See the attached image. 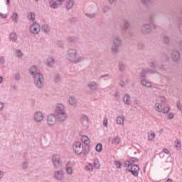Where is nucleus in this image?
Masks as SVG:
<instances>
[{"label":"nucleus","instance_id":"obj_50","mask_svg":"<svg viewBox=\"0 0 182 182\" xmlns=\"http://www.w3.org/2000/svg\"><path fill=\"white\" fill-rule=\"evenodd\" d=\"M94 168H100V164H99V161H95L94 162Z\"/></svg>","mask_w":182,"mask_h":182},{"label":"nucleus","instance_id":"obj_48","mask_svg":"<svg viewBox=\"0 0 182 182\" xmlns=\"http://www.w3.org/2000/svg\"><path fill=\"white\" fill-rule=\"evenodd\" d=\"M85 15L88 18H95V16H96V14L95 13H85Z\"/></svg>","mask_w":182,"mask_h":182},{"label":"nucleus","instance_id":"obj_6","mask_svg":"<svg viewBox=\"0 0 182 182\" xmlns=\"http://www.w3.org/2000/svg\"><path fill=\"white\" fill-rule=\"evenodd\" d=\"M56 120H58V117L54 114H50L47 117V124L48 126H55L56 124Z\"/></svg>","mask_w":182,"mask_h":182},{"label":"nucleus","instance_id":"obj_53","mask_svg":"<svg viewBox=\"0 0 182 182\" xmlns=\"http://www.w3.org/2000/svg\"><path fill=\"white\" fill-rule=\"evenodd\" d=\"M175 143H176L175 147H176V149H180V147H181V145L180 144V140L177 139Z\"/></svg>","mask_w":182,"mask_h":182},{"label":"nucleus","instance_id":"obj_36","mask_svg":"<svg viewBox=\"0 0 182 182\" xmlns=\"http://www.w3.org/2000/svg\"><path fill=\"white\" fill-rule=\"evenodd\" d=\"M118 66L119 72H124V70L126 69V67L122 63H119Z\"/></svg>","mask_w":182,"mask_h":182},{"label":"nucleus","instance_id":"obj_2","mask_svg":"<svg viewBox=\"0 0 182 182\" xmlns=\"http://www.w3.org/2000/svg\"><path fill=\"white\" fill-rule=\"evenodd\" d=\"M113 46L111 47V53L117 55L119 51V48L122 46V38L119 36H115L113 39Z\"/></svg>","mask_w":182,"mask_h":182},{"label":"nucleus","instance_id":"obj_37","mask_svg":"<svg viewBox=\"0 0 182 182\" xmlns=\"http://www.w3.org/2000/svg\"><path fill=\"white\" fill-rule=\"evenodd\" d=\"M28 161L22 162L21 167H22L23 170H27L28 169Z\"/></svg>","mask_w":182,"mask_h":182},{"label":"nucleus","instance_id":"obj_16","mask_svg":"<svg viewBox=\"0 0 182 182\" xmlns=\"http://www.w3.org/2000/svg\"><path fill=\"white\" fill-rule=\"evenodd\" d=\"M65 171L67 174H73V169H72V164L70 162H68L65 166Z\"/></svg>","mask_w":182,"mask_h":182},{"label":"nucleus","instance_id":"obj_39","mask_svg":"<svg viewBox=\"0 0 182 182\" xmlns=\"http://www.w3.org/2000/svg\"><path fill=\"white\" fill-rule=\"evenodd\" d=\"M53 80L55 83H58V82H60V75H59V74L58 73L55 74Z\"/></svg>","mask_w":182,"mask_h":182},{"label":"nucleus","instance_id":"obj_12","mask_svg":"<svg viewBox=\"0 0 182 182\" xmlns=\"http://www.w3.org/2000/svg\"><path fill=\"white\" fill-rule=\"evenodd\" d=\"M29 73L32 77H33L35 75H38V73H41L38 71V67L36 65H31L29 68Z\"/></svg>","mask_w":182,"mask_h":182},{"label":"nucleus","instance_id":"obj_19","mask_svg":"<svg viewBox=\"0 0 182 182\" xmlns=\"http://www.w3.org/2000/svg\"><path fill=\"white\" fill-rule=\"evenodd\" d=\"M85 60L86 58L85 56L77 57L73 63L77 65V63H82V62H85Z\"/></svg>","mask_w":182,"mask_h":182},{"label":"nucleus","instance_id":"obj_63","mask_svg":"<svg viewBox=\"0 0 182 182\" xmlns=\"http://www.w3.org/2000/svg\"><path fill=\"white\" fill-rule=\"evenodd\" d=\"M119 86H121V87H124L126 86V83H124V82H123L122 80H120L119 82Z\"/></svg>","mask_w":182,"mask_h":182},{"label":"nucleus","instance_id":"obj_42","mask_svg":"<svg viewBox=\"0 0 182 182\" xmlns=\"http://www.w3.org/2000/svg\"><path fill=\"white\" fill-rule=\"evenodd\" d=\"M68 42H76L77 41V38L75 36H70L68 38Z\"/></svg>","mask_w":182,"mask_h":182},{"label":"nucleus","instance_id":"obj_47","mask_svg":"<svg viewBox=\"0 0 182 182\" xmlns=\"http://www.w3.org/2000/svg\"><path fill=\"white\" fill-rule=\"evenodd\" d=\"M109 11H110V6H105L102 9V12H104V14H106V12H109Z\"/></svg>","mask_w":182,"mask_h":182},{"label":"nucleus","instance_id":"obj_14","mask_svg":"<svg viewBox=\"0 0 182 182\" xmlns=\"http://www.w3.org/2000/svg\"><path fill=\"white\" fill-rule=\"evenodd\" d=\"M124 103H125L127 105H132V99L130 98V95L129 94H125L123 98Z\"/></svg>","mask_w":182,"mask_h":182},{"label":"nucleus","instance_id":"obj_1","mask_svg":"<svg viewBox=\"0 0 182 182\" xmlns=\"http://www.w3.org/2000/svg\"><path fill=\"white\" fill-rule=\"evenodd\" d=\"M55 116L58 122H63L68 119V114L66 113V109L62 104L57 105L55 110Z\"/></svg>","mask_w":182,"mask_h":182},{"label":"nucleus","instance_id":"obj_30","mask_svg":"<svg viewBox=\"0 0 182 182\" xmlns=\"http://www.w3.org/2000/svg\"><path fill=\"white\" fill-rule=\"evenodd\" d=\"M49 4L50 8H52V9H56V8H58V3H56V1L51 0Z\"/></svg>","mask_w":182,"mask_h":182},{"label":"nucleus","instance_id":"obj_45","mask_svg":"<svg viewBox=\"0 0 182 182\" xmlns=\"http://www.w3.org/2000/svg\"><path fill=\"white\" fill-rule=\"evenodd\" d=\"M23 53H22V52L21 51V50H17L16 51V56L17 57V58H22V56H23Z\"/></svg>","mask_w":182,"mask_h":182},{"label":"nucleus","instance_id":"obj_43","mask_svg":"<svg viewBox=\"0 0 182 182\" xmlns=\"http://www.w3.org/2000/svg\"><path fill=\"white\" fill-rule=\"evenodd\" d=\"M86 170H87V171H93V165H92V164H88L86 166Z\"/></svg>","mask_w":182,"mask_h":182},{"label":"nucleus","instance_id":"obj_23","mask_svg":"<svg viewBox=\"0 0 182 182\" xmlns=\"http://www.w3.org/2000/svg\"><path fill=\"white\" fill-rule=\"evenodd\" d=\"M109 142H111V144H120V137L119 136H115L114 139L112 141L109 140Z\"/></svg>","mask_w":182,"mask_h":182},{"label":"nucleus","instance_id":"obj_64","mask_svg":"<svg viewBox=\"0 0 182 182\" xmlns=\"http://www.w3.org/2000/svg\"><path fill=\"white\" fill-rule=\"evenodd\" d=\"M150 68H152L153 69H156V68H157V65L155 64L154 63H151Z\"/></svg>","mask_w":182,"mask_h":182},{"label":"nucleus","instance_id":"obj_20","mask_svg":"<svg viewBox=\"0 0 182 182\" xmlns=\"http://www.w3.org/2000/svg\"><path fill=\"white\" fill-rule=\"evenodd\" d=\"M54 65H55V59H53V58L52 57L48 58L47 60V65L49 68H53Z\"/></svg>","mask_w":182,"mask_h":182},{"label":"nucleus","instance_id":"obj_52","mask_svg":"<svg viewBox=\"0 0 182 182\" xmlns=\"http://www.w3.org/2000/svg\"><path fill=\"white\" fill-rule=\"evenodd\" d=\"M168 112H170V107H165L164 108L163 113H164L166 114L168 113Z\"/></svg>","mask_w":182,"mask_h":182},{"label":"nucleus","instance_id":"obj_59","mask_svg":"<svg viewBox=\"0 0 182 182\" xmlns=\"http://www.w3.org/2000/svg\"><path fill=\"white\" fill-rule=\"evenodd\" d=\"M103 125L105 127H107V117H104Z\"/></svg>","mask_w":182,"mask_h":182},{"label":"nucleus","instance_id":"obj_38","mask_svg":"<svg viewBox=\"0 0 182 182\" xmlns=\"http://www.w3.org/2000/svg\"><path fill=\"white\" fill-rule=\"evenodd\" d=\"M124 120L122 117H117V124H123Z\"/></svg>","mask_w":182,"mask_h":182},{"label":"nucleus","instance_id":"obj_3","mask_svg":"<svg viewBox=\"0 0 182 182\" xmlns=\"http://www.w3.org/2000/svg\"><path fill=\"white\" fill-rule=\"evenodd\" d=\"M35 86L38 89H42L43 85H45V77L42 73H38L34 77H33Z\"/></svg>","mask_w":182,"mask_h":182},{"label":"nucleus","instance_id":"obj_26","mask_svg":"<svg viewBox=\"0 0 182 182\" xmlns=\"http://www.w3.org/2000/svg\"><path fill=\"white\" fill-rule=\"evenodd\" d=\"M157 14L156 13H152L149 15V23H153L156 21V17Z\"/></svg>","mask_w":182,"mask_h":182},{"label":"nucleus","instance_id":"obj_57","mask_svg":"<svg viewBox=\"0 0 182 182\" xmlns=\"http://www.w3.org/2000/svg\"><path fill=\"white\" fill-rule=\"evenodd\" d=\"M146 73H156V71L154 70H151L150 68L145 69Z\"/></svg>","mask_w":182,"mask_h":182},{"label":"nucleus","instance_id":"obj_55","mask_svg":"<svg viewBox=\"0 0 182 182\" xmlns=\"http://www.w3.org/2000/svg\"><path fill=\"white\" fill-rule=\"evenodd\" d=\"M141 1L142 4H144V5H149V4L151 2V0H141Z\"/></svg>","mask_w":182,"mask_h":182},{"label":"nucleus","instance_id":"obj_5","mask_svg":"<svg viewBox=\"0 0 182 182\" xmlns=\"http://www.w3.org/2000/svg\"><path fill=\"white\" fill-rule=\"evenodd\" d=\"M73 150L75 151V154L80 156V154L83 153V144L79 141L75 142L73 146Z\"/></svg>","mask_w":182,"mask_h":182},{"label":"nucleus","instance_id":"obj_10","mask_svg":"<svg viewBox=\"0 0 182 182\" xmlns=\"http://www.w3.org/2000/svg\"><path fill=\"white\" fill-rule=\"evenodd\" d=\"M53 164L55 168H58L60 166V157L58 155H53L51 159Z\"/></svg>","mask_w":182,"mask_h":182},{"label":"nucleus","instance_id":"obj_49","mask_svg":"<svg viewBox=\"0 0 182 182\" xmlns=\"http://www.w3.org/2000/svg\"><path fill=\"white\" fill-rule=\"evenodd\" d=\"M160 100H161V105H164V103H166V102H167V100L166 99V97H164V96L160 97Z\"/></svg>","mask_w":182,"mask_h":182},{"label":"nucleus","instance_id":"obj_33","mask_svg":"<svg viewBox=\"0 0 182 182\" xmlns=\"http://www.w3.org/2000/svg\"><path fill=\"white\" fill-rule=\"evenodd\" d=\"M155 110H156V112H161V110H163V107H161V105H160V103L156 102L155 104Z\"/></svg>","mask_w":182,"mask_h":182},{"label":"nucleus","instance_id":"obj_7","mask_svg":"<svg viewBox=\"0 0 182 182\" xmlns=\"http://www.w3.org/2000/svg\"><path fill=\"white\" fill-rule=\"evenodd\" d=\"M30 31L34 35H38V32H41V26L39 23L34 22L30 26Z\"/></svg>","mask_w":182,"mask_h":182},{"label":"nucleus","instance_id":"obj_31","mask_svg":"<svg viewBox=\"0 0 182 182\" xmlns=\"http://www.w3.org/2000/svg\"><path fill=\"white\" fill-rule=\"evenodd\" d=\"M129 26H130V21H129V20H126L124 23V26H123L124 31L129 30Z\"/></svg>","mask_w":182,"mask_h":182},{"label":"nucleus","instance_id":"obj_61","mask_svg":"<svg viewBox=\"0 0 182 182\" xmlns=\"http://www.w3.org/2000/svg\"><path fill=\"white\" fill-rule=\"evenodd\" d=\"M173 117H174V114L173 113H169L167 115V119H168L169 120H171V119H173Z\"/></svg>","mask_w":182,"mask_h":182},{"label":"nucleus","instance_id":"obj_46","mask_svg":"<svg viewBox=\"0 0 182 182\" xmlns=\"http://www.w3.org/2000/svg\"><path fill=\"white\" fill-rule=\"evenodd\" d=\"M114 165L116 166L117 168H121L122 163H120V161H114Z\"/></svg>","mask_w":182,"mask_h":182},{"label":"nucleus","instance_id":"obj_35","mask_svg":"<svg viewBox=\"0 0 182 182\" xmlns=\"http://www.w3.org/2000/svg\"><path fill=\"white\" fill-rule=\"evenodd\" d=\"M102 149H103V146L100 143H98L95 146V150L97 153H100V151H102Z\"/></svg>","mask_w":182,"mask_h":182},{"label":"nucleus","instance_id":"obj_51","mask_svg":"<svg viewBox=\"0 0 182 182\" xmlns=\"http://www.w3.org/2000/svg\"><path fill=\"white\" fill-rule=\"evenodd\" d=\"M114 97L116 100H120V96L119 95V92L116 91L114 93Z\"/></svg>","mask_w":182,"mask_h":182},{"label":"nucleus","instance_id":"obj_54","mask_svg":"<svg viewBox=\"0 0 182 182\" xmlns=\"http://www.w3.org/2000/svg\"><path fill=\"white\" fill-rule=\"evenodd\" d=\"M132 166V161H126L124 163V167H130Z\"/></svg>","mask_w":182,"mask_h":182},{"label":"nucleus","instance_id":"obj_41","mask_svg":"<svg viewBox=\"0 0 182 182\" xmlns=\"http://www.w3.org/2000/svg\"><path fill=\"white\" fill-rule=\"evenodd\" d=\"M68 103H70V105H75V103H76V100L73 97H70L68 100Z\"/></svg>","mask_w":182,"mask_h":182},{"label":"nucleus","instance_id":"obj_9","mask_svg":"<svg viewBox=\"0 0 182 182\" xmlns=\"http://www.w3.org/2000/svg\"><path fill=\"white\" fill-rule=\"evenodd\" d=\"M33 119L36 123H41V122L43 120V114L41 111L36 112L33 115Z\"/></svg>","mask_w":182,"mask_h":182},{"label":"nucleus","instance_id":"obj_21","mask_svg":"<svg viewBox=\"0 0 182 182\" xmlns=\"http://www.w3.org/2000/svg\"><path fill=\"white\" fill-rule=\"evenodd\" d=\"M73 5H75L73 0H68L65 4V8L66 9H72V8H73Z\"/></svg>","mask_w":182,"mask_h":182},{"label":"nucleus","instance_id":"obj_34","mask_svg":"<svg viewBox=\"0 0 182 182\" xmlns=\"http://www.w3.org/2000/svg\"><path fill=\"white\" fill-rule=\"evenodd\" d=\"M163 42L164 43H168L170 42V37L167 35H164L163 37Z\"/></svg>","mask_w":182,"mask_h":182},{"label":"nucleus","instance_id":"obj_18","mask_svg":"<svg viewBox=\"0 0 182 182\" xmlns=\"http://www.w3.org/2000/svg\"><path fill=\"white\" fill-rule=\"evenodd\" d=\"M141 85L145 87H151L152 86L151 82L146 80V79H142L141 80Z\"/></svg>","mask_w":182,"mask_h":182},{"label":"nucleus","instance_id":"obj_56","mask_svg":"<svg viewBox=\"0 0 182 182\" xmlns=\"http://www.w3.org/2000/svg\"><path fill=\"white\" fill-rule=\"evenodd\" d=\"M57 45L59 46V48H63V41H58Z\"/></svg>","mask_w":182,"mask_h":182},{"label":"nucleus","instance_id":"obj_11","mask_svg":"<svg viewBox=\"0 0 182 182\" xmlns=\"http://www.w3.org/2000/svg\"><path fill=\"white\" fill-rule=\"evenodd\" d=\"M141 31L144 35H147V33L151 32V26L149 23H145L141 26Z\"/></svg>","mask_w":182,"mask_h":182},{"label":"nucleus","instance_id":"obj_25","mask_svg":"<svg viewBox=\"0 0 182 182\" xmlns=\"http://www.w3.org/2000/svg\"><path fill=\"white\" fill-rule=\"evenodd\" d=\"M156 137V134L154 132L151 131L148 134V139L150 140V141H153L154 140V138Z\"/></svg>","mask_w":182,"mask_h":182},{"label":"nucleus","instance_id":"obj_32","mask_svg":"<svg viewBox=\"0 0 182 182\" xmlns=\"http://www.w3.org/2000/svg\"><path fill=\"white\" fill-rule=\"evenodd\" d=\"M90 152V148L87 146L85 148H83L82 154H83V156H87V154Z\"/></svg>","mask_w":182,"mask_h":182},{"label":"nucleus","instance_id":"obj_29","mask_svg":"<svg viewBox=\"0 0 182 182\" xmlns=\"http://www.w3.org/2000/svg\"><path fill=\"white\" fill-rule=\"evenodd\" d=\"M9 39L12 41V42H16V39H18V37L16 36V33H11L9 35Z\"/></svg>","mask_w":182,"mask_h":182},{"label":"nucleus","instance_id":"obj_60","mask_svg":"<svg viewBox=\"0 0 182 182\" xmlns=\"http://www.w3.org/2000/svg\"><path fill=\"white\" fill-rule=\"evenodd\" d=\"M14 79L15 80H20L21 75H19V73H16V75H14Z\"/></svg>","mask_w":182,"mask_h":182},{"label":"nucleus","instance_id":"obj_13","mask_svg":"<svg viewBox=\"0 0 182 182\" xmlns=\"http://www.w3.org/2000/svg\"><path fill=\"white\" fill-rule=\"evenodd\" d=\"M171 57L172 60H173V62H177V60H179L180 59V51L179 50L173 51L172 53L171 54Z\"/></svg>","mask_w":182,"mask_h":182},{"label":"nucleus","instance_id":"obj_40","mask_svg":"<svg viewBox=\"0 0 182 182\" xmlns=\"http://www.w3.org/2000/svg\"><path fill=\"white\" fill-rule=\"evenodd\" d=\"M81 122H86L87 123L89 122V118L86 114H82L81 116Z\"/></svg>","mask_w":182,"mask_h":182},{"label":"nucleus","instance_id":"obj_17","mask_svg":"<svg viewBox=\"0 0 182 182\" xmlns=\"http://www.w3.org/2000/svg\"><path fill=\"white\" fill-rule=\"evenodd\" d=\"M41 29L44 33H49V32H50V26L48 24H43L41 26Z\"/></svg>","mask_w":182,"mask_h":182},{"label":"nucleus","instance_id":"obj_27","mask_svg":"<svg viewBox=\"0 0 182 182\" xmlns=\"http://www.w3.org/2000/svg\"><path fill=\"white\" fill-rule=\"evenodd\" d=\"M11 18L13 21V22H15V23H16V22H18V13H13L12 15L11 16Z\"/></svg>","mask_w":182,"mask_h":182},{"label":"nucleus","instance_id":"obj_4","mask_svg":"<svg viewBox=\"0 0 182 182\" xmlns=\"http://www.w3.org/2000/svg\"><path fill=\"white\" fill-rule=\"evenodd\" d=\"M76 58H77V51L74 48H70L67 52V60L73 63Z\"/></svg>","mask_w":182,"mask_h":182},{"label":"nucleus","instance_id":"obj_15","mask_svg":"<svg viewBox=\"0 0 182 182\" xmlns=\"http://www.w3.org/2000/svg\"><path fill=\"white\" fill-rule=\"evenodd\" d=\"M54 177L56 180H62L63 178V172L62 171H55Z\"/></svg>","mask_w":182,"mask_h":182},{"label":"nucleus","instance_id":"obj_28","mask_svg":"<svg viewBox=\"0 0 182 182\" xmlns=\"http://www.w3.org/2000/svg\"><path fill=\"white\" fill-rule=\"evenodd\" d=\"M28 19L33 22L35 21V12L31 11L28 15Z\"/></svg>","mask_w":182,"mask_h":182},{"label":"nucleus","instance_id":"obj_58","mask_svg":"<svg viewBox=\"0 0 182 182\" xmlns=\"http://www.w3.org/2000/svg\"><path fill=\"white\" fill-rule=\"evenodd\" d=\"M130 161H132V163H137L139 161V160L136 157H131Z\"/></svg>","mask_w":182,"mask_h":182},{"label":"nucleus","instance_id":"obj_24","mask_svg":"<svg viewBox=\"0 0 182 182\" xmlns=\"http://www.w3.org/2000/svg\"><path fill=\"white\" fill-rule=\"evenodd\" d=\"M81 140L84 144H86L87 146L90 143V140L89 139V137L83 135L81 136Z\"/></svg>","mask_w":182,"mask_h":182},{"label":"nucleus","instance_id":"obj_22","mask_svg":"<svg viewBox=\"0 0 182 182\" xmlns=\"http://www.w3.org/2000/svg\"><path fill=\"white\" fill-rule=\"evenodd\" d=\"M88 87L91 90H96L97 89V83L96 82H91L88 84Z\"/></svg>","mask_w":182,"mask_h":182},{"label":"nucleus","instance_id":"obj_8","mask_svg":"<svg viewBox=\"0 0 182 182\" xmlns=\"http://www.w3.org/2000/svg\"><path fill=\"white\" fill-rule=\"evenodd\" d=\"M139 170H140V168L139 167V165H132L131 168L127 169L129 173H132V176L134 177H137L139 176Z\"/></svg>","mask_w":182,"mask_h":182},{"label":"nucleus","instance_id":"obj_44","mask_svg":"<svg viewBox=\"0 0 182 182\" xmlns=\"http://www.w3.org/2000/svg\"><path fill=\"white\" fill-rule=\"evenodd\" d=\"M146 75H147V73L146 71V69H143L141 72L139 73V76L141 77H146Z\"/></svg>","mask_w":182,"mask_h":182},{"label":"nucleus","instance_id":"obj_62","mask_svg":"<svg viewBox=\"0 0 182 182\" xmlns=\"http://www.w3.org/2000/svg\"><path fill=\"white\" fill-rule=\"evenodd\" d=\"M0 63H1V65H4V64L5 63V58H4V56H1V57L0 58Z\"/></svg>","mask_w":182,"mask_h":182}]
</instances>
